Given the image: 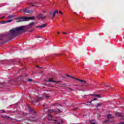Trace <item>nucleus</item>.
<instances>
[{"label":"nucleus","mask_w":124,"mask_h":124,"mask_svg":"<svg viewBox=\"0 0 124 124\" xmlns=\"http://www.w3.org/2000/svg\"><path fill=\"white\" fill-rule=\"evenodd\" d=\"M25 28V26H20L13 28L10 30V33L7 35L9 39H13L14 37H16V35H19L20 34H22V33H24V32H26Z\"/></svg>","instance_id":"obj_1"},{"label":"nucleus","mask_w":124,"mask_h":124,"mask_svg":"<svg viewBox=\"0 0 124 124\" xmlns=\"http://www.w3.org/2000/svg\"><path fill=\"white\" fill-rule=\"evenodd\" d=\"M60 111H61L59 109H58L57 110V111H54V110H52V109H49L48 110V117L47 119L48 120V121H55L53 119H50V118H53V116L51 115V113H52V112H54V113H57V112H60Z\"/></svg>","instance_id":"obj_2"},{"label":"nucleus","mask_w":124,"mask_h":124,"mask_svg":"<svg viewBox=\"0 0 124 124\" xmlns=\"http://www.w3.org/2000/svg\"><path fill=\"white\" fill-rule=\"evenodd\" d=\"M16 20H17V23H19V22H26L27 21L26 20V16H21L16 18Z\"/></svg>","instance_id":"obj_3"},{"label":"nucleus","mask_w":124,"mask_h":124,"mask_svg":"<svg viewBox=\"0 0 124 124\" xmlns=\"http://www.w3.org/2000/svg\"><path fill=\"white\" fill-rule=\"evenodd\" d=\"M56 14H59V12L58 11H55L54 12H50L49 13V15L51 16V19L53 20L54 18H55V16H56Z\"/></svg>","instance_id":"obj_4"},{"label":"nucleus","mask_w":124,"mask_h":124,"mask_svg":"<svg viewBox=\"0 0 124 124\" xmlns=\"http://www.w3.org/2000/svg\"><path fill=\"white\" fill-rule=\"evenodd\" d=\"M28 109L30 111V112H31V114H33L34 116H35L36 115V112L34 110V109L32 108H31L29 107H28Z\"/></svg>","instance_id":"obj_5"},{"label":"nucleus","mask_w":124,"mask_h":124,"mask_svg":"<svg viewBox=\"0 0 124 124\" xmlns=\"http://www.w3.org/2000/svg\"><path fill=\"white\" fill-rule=\"evenodd\" d=\"M46 27H47V24L45 23V24H42L40 26H37V29H43L44 28H46Z\"/></svg>","instance_id":"obj_6"},{"label":"nucleus","mask_w":124,"mask_h":124,"mask_svg":"<svg viewBox=\"0 0 124 124\" xmlns=\"http://www.w3.org/2000/svg\"><path fill=\"white\" fill-rule=\"evenodd\" d=\"M48 82H50V83H55V84H58V83H61V81H56L53 80V78H49Z\"/></svg>","instance_id":"obj_7"},{"label":"nucleus","mask_w":124,"mask_h":124,"mask_svg":"<svg viewBox=\"0 0 124 124\" xmlns=\"http://www.w3.org/2000/svg\"><path fill=\"white\" fill-rule=\"evenodd\" d=\"M34 26V22H31L30 23L29 25L27 27V29H31V28H32L33 26Z\"/></svg>","instance_id":"obj_8"},{"label":"nucleus","mask_w":124,"mask_h":124,"mask_svg":"<svg viewBox=\"0 0 124 124\" xmlns=\"http://www.w3.org/2000/svg\"><path fill=\"white\" fill-rule=\"evenodd\" d=\"M35 19V17L34 16H31V17H27L26 16V21H30L31 20H34Z\"/></svg>","instance_id":"obj_9"},{"label":"nucleus","mask_w":124,"mask_h":124,"mask_svg":"<svg viewBox=\"0 0 124 124\" xmlns=\"http://www.w3.org/2000/svg\"><path fill=\"white\" fill-rule=\"evenodd\" d=\"M73 79L77 80V81H79V82H82V83H84V84H87V82L85 80H81L80 79H78V78H73Z\"/></svg>","instance_id":"obj_10"},{"label":"nucleus","mask_w":124,"mask_h":124,"mask_svg":"<svg viewBox=\"0 0 124 124\" xmlns=\"http://www.w3.org/2000/svg\"><path fill=\"white\" fill-rule=\"evenodd\" d=\"M73 79L77 80V81H79V82H82V83H84V84H87V82L85 80H81L80 79H78V78H73Z\"/></svg>","instance_id":"obj_11"},{"label":"nucleus","mask_w":124,"mask_h":124,"mask_svg":"<svg viewBox=\"0 0 124 124\" xmlns=\"http://www.w3.org/2000/svg\"><path fill=\"white\" fill-rule=\"evenodd\" d=\"M37 18L38 19H45L46 18V16H44L43 15H42V14H41L37 16Z\"/></svg>","instance_id":"obj_12"},{"label":"nucleus","mask_w":124,"mask_h":124,"mask_svg":"<svg viewBox=\"0 0 124 124\" xmlns=\"http://www.w3.org/2000/svg\"><path fill=\"white\" fill-rule=\"evenodd\" d=\"M13 21V20H5L1 21V24H6V23H10L11 22H12Z\"/></svg>","instance_id":"obj_13"},{"label":"nucleus","mask_w":124,"mask_h":124,"mask_svg":"<svg viewBox=\"0 0 124 124\" xmlns=\"http://www.w3.org/2000/svg\"><path fill=\"white\" fill-rule=\"evenodd\" d=\"M28 8H26L25 10H23V12H25V13H31V11L28 10Z\"/></svg>","instance_id":"obj_14"},{"label":"nucleus","mask_w":124,"mask_h":124,"mask_svg":"<svg viewBox=\"0 0 124 124\" xmlns=\"http://www.w3.org/2000/svg\"><path fill=\"white\" fill-rule=\"evenodd\" d=\"M42 97H38L36 99V102H38V101H40V100H42Z\"/></svg>","instance_id":"obj_15"},{"label":"nucleus","mask_w":124,"mask_h":124,"mask_svg":"<svg viewBox=\"0 0 124 124\" xmlns=\"http://www.w3.org/2000/svg\"><path fill=\"white\" fill-rule=\"evenodd\" d=\"M116 115L118 116V117H120L121 119H123V115L121 113L118 112V113H116Z\"/></svg>","instance_id":"obj_16"},{"label":"nucleus","mask_w":124,"mask_h":124,"mask_svg":"<svg viewBox=\"0 0 124 124\" xmlns=\"http://www.w3.org/2000/svg\"><path fill=\"white\" fill-rule=\"evenodd\" d=\"M93 100H91L90 102H87V103H82V104H84V105H91V104L92 103V102Z\"/></svg>","instance_id":"obj_17"},{"label":"nucleus","mask_w":124,"mask_h":124,"mask_svg":"<svg viewBox=\"0 0 124 124\" xmlns=\"http://www.w3.org/2000/svg\"><path fill=\"white\" fill-rule=\"evenodd\" d=\"M13 17H14V16L13 15H10L8 16V19H12V18H13Z\"/></svg>","instance_id":"obj_18"},{"label":"nucleus","mask_w":124,"mask_h":124,"mask_svg":"<svg viewBox=\"0 0 124 124\" xmlns=\"http://www.w3.org/2000/svg\"><path fill=\"white\" fill-rule=\"evenodd\" d=\"M108 119H112V118H113L112 117V115L111 114H108Z\"/></svg>","instance_id":"obj_19"},{"label":"nucleus","mask_w":124,"mask_h":124,"mask_svg":"<svg viewBox=\"0 0 124 124\" xmlns=\"http://www.w3.org/2000/svg\"><path fill=\"white\" fill-rule=\"evenodd\" d=\"M97 94H92L91 95H87L88 96H91V95H93V96H95V97H96V95Z\"/></svg>","instance_id":"obj_20"},{"label":"nucleus","mask_w":124,"mask_h":124,"mask_svg":"<svg viewBox=\"0 0 124 124\" xmlns=\"http://www.w3.org/2000/svg\"><path fill=\"white\" fill-rule=\"evenodd\" d=\"M96 97H98V98H101V96L99 94H97Z\"/></svg>","instance_id":"obj_21"},{"label":"nucleus","mask_w":124,"mask_h":124,"mask_svg":"<svg viewBox=\"0 0 124 124\" xmlns=\"http://www.w3.org/2000/svg\"><path fill=\"white\" fill-rule=\"evenodd\" d=\"M68 89H69V91L70 92H71V91H74V89H72V88H68Z\"/></svg>","instance_id":"obj_22"},{"label":"nucleus","mask_w":124,"mask_h":124,"mask_svg":"<svg viewBox=\"0 0 124 124\" xmlns=\"http://www.w3.org/2000/svg\"><path fill=\"white\" fill-rule=\"evenodd\" d=\"M108 122H110V120L108 119L104 121V123H108Z\"/></svg>","instance_id":"obj_23"},{"label":"nucleus","mask_w":124,"mask_h":124,"mask_svg":"<svg viewBox=\"0 0 124 124\" xmlns=\"http://www.w3.org/2000/svg\"><path fill=\"white\" fill-rule=\"evenodd\" d=\"M100 106H101V104L98 103V104H97L96 107H99Z\"/></svg>","instance_id":"obj_24"},{"label":"nucleus","mask_w":124,"mask_h":124,"mask_svg":"<svg viewBox=\"0 0 124 124\" xmlns=\"http://www.w3.org/2000/svg\"><path fill=\"white\" fill-rule=\"evenodd\" d=\"M31 81H32V79L31 78L28 79V81L29 82H31Z\"/></svg>","instance_id":"obj_25"},{"label":"nucleus","mask_w":124,"mask_h":124,"mask_svg":"<svg viewBox=\"0 0 124 124\" xmlns=\"http://www.w3.org/2000/svg\"><path fill=\"white\" fill-rule=\"evenodd\" d=\"M67 77H69V78H72L73 79V77H72L69 75H67Z\"/></svg>","instance_id":"obj_26"},{"label":"nucleus","mask_w":124,"mask_h":124,"mask_svg":"<svg viewBox=\"0 0 124 124\" xmlns=\"http://www.w3.org/2000/svg\"><path fill=\"white\" fill-rule=\"evenodd\" d=\"M59 13H60V14H61L62 15V14H63V13H62V11H60Z\"/></svg>","instance_id":"obj_27"},{"label":"nucleus","mask_w":124,"mask_h":124,"mask_svg":"<svg viewBox=\"0 0 124 124\" xmlns=\"http://www.w3.org/2000/svg\"><path fill=\"white\" fill-rule=\"evenodd\" d=\"M62 33L63 34H67V32H62Z\"/></svg>","instance_id":"obj_28"},{"label":"nucleus","mask_w":124,"mask_h":124,"mask_svg":"<svg viewBox=\"0 0 124 124\" xmlns=\"http://www.w3.org/2000/svg\"><path fill=\"white\" fill-rule=\"evenodd\" d=\"M97 100V98H94L93 100H93H93Z\"/></svg>","instance_id":"obj_29"},{"label":"nucleus","mask_w":124,"mask_h":124,"mask_svg":"<svg viewBox=\"0 0 124 124\" xmlns=\"http://www.w3.org/2000/svg\"><path fill=\"white\" fill-rule=\"evenodd\" d=\"M49 97V95H46V98H48V97Z\"/></svg>","instance_id":"obj_30"},{"label":"nucleus","mask_w":124,"mask_h":124,"mask_svg":"<svg viewBox=\"0 0 124 124\" xmlns=\"http://www.w3.org/2000/svg\"><path fill=\"white\" fill-rule=\"evenodd\" d=\"M77 109H78V108H74L73 110H77Z\"/></svg>","instance_id":"obj_31"},{"label":"nucleus","mask_w":124,"mask_h":124,"mask_svg":"<svg viewBox=\"0 0 124 124\" xmlns=\"http://www.w3.org/2000/svg\"><path fill=\"white\" fill-rule=\"evenodd\" d=\"M106 87H108V88H111V86H108L107 85H106Z\"/></svg>","instance_id":"obj_32"},{"label":"nucleus","mask_w":124,"mask_h":124,"mask_svg":"<svg viewBox=\"0 0 124 124\" xmlns=\"http://www.w3.org/2000/svg\"><path fill=\"white\" fill-rule=\"evenodd\" d=\"M21 77H22V76H20L18 77V78H21Z\"/></svg>","instance_id":"obj_33"},{"label":"nucleus","mask_w":124,"mask_h":124,"mask_svg":"<svg viewBox=\"0 0 124 124\" xmlns=\"http://www.w3.org/2000/svg\"><path fill=\"white\" fill-rule=\"evenodd\" d=\"M4 17H5V16L1 17V19H4Z\"/></svg>","instance_id":"obj_34"},{"label":"nucleus","mask_w":124,"mask_h":124,"mask_svg":"<svg viewBox=\"0 0 124 124\" xmlns=\"http://www.w3.org/2000/svg\"><path fill=\"white\" fill-rule=\"evenodd\" d=\"M25 77H28V74L25 75Z\"/></svg>","instance_id":"obj_35"},{"label":"nucleus","mask_w":124,"mask_h":124,"mask_svg":"<svg viewBox=\"0 0 124 124\" xmlns=\"http://www.w3.org/2000/svg\"><path fill=\"white\" fill-rule=\"evenodd\" d=\"M83 97H84L85 98H87V97L86 96V95L83 96Z\"/></svg>","instance_id":"obj_36"},{"label":"nucleus","mask_w":124,"mask_h":124,"mask_svg":"<svg viewBox=\"0 0 124 124\" xmlns=\"http://www.w3.org/2000/svg\"><path fill=\"white\" fill-rule=\"evenodd\" d=\"M2 113H5V111L4 110H2Z\"/></svg>","instance_id":"obj_37"},{"label":"nucleus","mask_w":124,"mask_h":124,"mask_svg":"<svg viewBox=\"0 0 124 124\" xmlns=\"http://www.w3.org/2000/svg\"><path fill=\"white\" fill-rule=\"evenodd\" d=\"M37 38H40V36H38Z\"/></svg>","instance_id":"obj_38"},{"label":"nucleus","mask_w":124,"mask_h":124,"mask_svg":"<svg viewBox=\"0 0 124 124\" xmlns=\"http://www.w3.org/2000/svg\"><path fill=\"white\" fill-rule=\"evenodd\" d=\"M1 118H3V119H4V118H6V117L1 116Z\"/></svg>","instance_id":"obj_39"},{"label":"nucleus","mask_w":124,"mask_h":124,"mask_svg":"<svg viewBox=\"0 0 124 124\" xmlns=\"http://www.w3.org/2000/svg\"><path fill=\"white\" fill-rule=\"evenodd\" d=\"M7 119H11V118L9 117H7Z\"/></svg>","instance_id":"obj_40"},{"label":"nucleus","mask_w":124,"mask_h":124,"mask_svg":"<svg viewBox=\"0 0 124 124\" xmlns=\"http://www.w3.org/2000/svg\"><path fill=\"white\" fill-rule=\"evenodd\" d=\"M61 123L62 124H63V121H62Z\"/></svg>","instance_id":"obj_41"},{"label":"nucleus","mask_w":124,"mask_h":124,"mask_svg":"<svg viewBox=\"0 0 124 124\" xmlns=\"http://www.w3.org/2000/svg\"><path fill=\"white\" fill-rule=\"evenodd\" d=\"M57 33H58V34H60V32H57Z\"/></svg>","instance_id":"obj_42"},{"label":"nucleus","mask_w":124,"mask_h":124,"mask_svg":"<svg viewBox=\"0 0 124 124\" xmlns=\"http://www.w3.org/2000/svg\"><path fill=\"white\" fill-rule=\"evenodd\" d=\"M63 86H65V84H63Z\"/></svg>","instance_id":"obj_43"},{"label":"nucleus","mask_w":124,"mask_h":124,"mask_svg":"<svg viewBox=\"0 0 124 124\" xmlns=\"http://www.w3.org/2000/svg\"><path fill=\"white\" fill-rule=\"evenodd\" d=\"M11 62H13V60L11 61Z\"/></svg>","instance_id":"obj_44"},{"label":"nucleus","mask_w":124,"mask_h":124,"mask_svg":"<svg viewBox=\"0 0 124 124\" xmlns=\"http://www.w3.org/2000/svg\"><path fill=\"white\" fill-rule=\"evenodd\" d=\"M37 66V67H39L38 66Z\"/></svg>","instance_id":"obj_45"},{"label":"nucleus","mask_w":124,"mask_h":124,"mask_svg":"<svg viewBox=\"0 0 124 124\" xmlns=\"http://www.w3.org/2000/svg\"><path fill=\"white\" fill-rule=\"evenodd\" d=\"M40 68H42V67H40Z\"/></svg>","instance_id":"obj_46"},{"label":"nucleus","mask_w":124,"mask_h":124,"mask_svg":"<svg viewBox=\"0 0 124 124\" xmlns=\"http://www.w3.org/2000/svg\"><path fill=\"white\" fill-rule=\"evenodd\" d=\"M22 113H23V114H25V113H24V112H22Z\"/></svg>","instance_id":"obj_47"},{"label":"nucleus","mask_w":124,"mask_h":124,"mask_svg":"<svg viewBox=\"0 0 124 124\" xmlns=\"http://www.w3.org/2000/svg\"><path fill=\"white\" fill-rule=\"evenodd\" d=\"M33 6H34V5H32Z\"/></svg>","instance_id":"obj_48"}]
</instances>
